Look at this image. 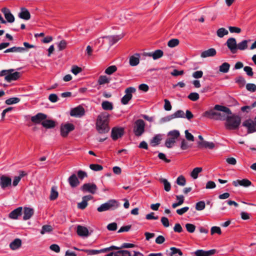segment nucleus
Masks as SVG:
<instances>
[{
	"mask_svg": "<svg viewBox=\"0 0 256 256\" xmlns=\"http://www.w3.org/2000/svg\"><path fill=\"white\" fill-rule=\"evenodd\" d=\"M91 170L94 171H100L102 170L103 168L101 165L98 164H91L90 166Z\"/></svg>",
	"mask_w": 256,
	"mask_h": 256,
	"instance_id": "obj_57",
	"label": "nucleus"
},
{
	"mask_svg": "<svg viewBox=\"0 0 256 256\" xmlns=\"http://www.w3.org/2000/svg\"><path fill=\"white\" fill-rule=\"evenodd\" d=\"M162 140V136L160 134H157L151 140L152 144H155L154 146L158 145L160 144V141Z\"/></svg>",
	"mask_w": 256,
	"mask_h": 256,
	"instance_id": "obj_51",
	"label": "nucleus"
},
{
	"mask_svg": "<svg viewBox=\"0 0 256 256\" xmlns=\"http://www.w3.org/2000/svg\"><path fill=\"white\" fill-rule=\"evenodd\" d=\"M8 72L6 76H5L4 79L8 82H10L12 80H17L20 76V74L19 72Z\"/></svg>",
	"mask_w": 256,
	"mask_h": 256,
	"instance_id": "obj_17",
	"label": "nucleus"
},
{
	"mask_svg": "<svg viewBox=\"0 0 256 256\" xmlns=\"http://www.w3.org/2000/svg\"><path fill=\"white\" fill-rule=\"evenodd\" d=\"M230 68V64L225 62L219 66V70L221 72L226 73L228 72Z\"/></svg>",
	"mask_w": 256,
	"mask_h": 256,
	"instance_id": "obj_37",
	"label": "nucleus"
},
{
	"mask_svg": "<svg viewBox=\"0 0 256 256\" xmlns=\"http://www.w3.org/2000/svg\"><path fill=\"white\" fill-rule=\"evenodd\" d=\"M116 70L117 68L116 66H111L106 69L104 72L107 74L110 75L116 72Z\"/></svg>",
	"mask_w": 256,
	"mask_h": 256,
	"instance_id": "obj_47",
	"label": "nucleus"
},
{
	"mask_svg": "<svg viewBox=\"0 0 256 256\" xmlns=\"http://www.w3.org/2000/svg\"><path fill=\"white\" fill-rule=\"evenodd\" d=\"M124 134L123 129L122 128H113L112 130L111 136L114 140H116L121 137Z\"/></svg>",
	"mask_w": 256,
	"mask_h": 256,
	"instance_id": "obj_19",
	"label": "nucleus"
},
{
	"mask_svg": "<svg viewBox=\"0 0 256 256\" xmlns=\"http://www.w3.org/2000/svg\"><path fill=\"white\" fill-rule=\"evenodd\" d=\"M74 129V126L70 123L62 124L60 127V134L62 137H66L68 133Z\"/></svg>",
	"mask_w": 256,
	"mask_h": 256,
	"instance_id": "obj_11",
	"label": "nucleus"
},
{
	"mask_svg": "<svg viewBox=\"0 0 256 256\" xmlns=\"http://www.w3.org/2000/svg\"><path fill=\"white\" fill-rule=\"evenodd\" d=\"M12 186V179L10 178L2 175L0 176V186L3 190L9 188Z\"/></svg>",
	"mask_w": 256,
	"mask_h": 256,
	"instance_id": "obj_10",
	"label": "nucleus"
},
{
	"mask_svg": "<svg viewBox=\"0 0 256 256\" xmlns=\"http://www.w3.org/2000/svg\"><path fill=\"white\" fill-rule=\"evenodd\" d=\"M180 42V40L177 38H172L168 42V46L170 48H174L177 46Z\"/></svg>",
	"mask_w": 256,
	"mask_h": 256,
	"instance_id": "obj_46",
	"label": "nucleus"
},
{
	"mask_svg": "<svg viewBox=\"0 0 256 256\" xmlns=\"http://www.w3.org/2000/svg\"><path fill=\"white\" fill-rule=\"evenodd\" d=\"M85 110L82 106H79L71 110L70 115L72 116L80 118L84 115Z\"/></svg>",
	"mask_w": 256,
	"mask_h": 256,
	"instance_id": "obj_13",
	"label": "nucleus"
},
{
	"mask_svg": "<svg viewBox=\"0 0 256 256\" xmlns=\"http://www.w3.org/2000/svg\"><path fill=\"white\" fill-rule=\"evenodd\" d=\"M118 206V202L114 200H110L102 204L98 208V212H103L106 210H112L117 208Z\"/></svg>",
	"mask_w": 256,
	"mask_h": 256,
	"instance_id": "obj_6",
	"label": "nucleus"
},
{
	"mask_svg": "<svg viewBox=\"0 0 256 256\" xmlns=\"http://www.w3.org/2000/svg\"><path fill=\"white\" fill-rule=\"evenodd\" d=\"M76 232L79 236L82 237H87L89 234L88 229L86 227L80 225L77 226Z\"/></svg>",
	"mask_w": 256,
	"mask_h": 256,
	"instance_id": "obj_23",
	"label": "nucleus"
},
{
	"mask_svg": "<svg viewBox=\"0 0 256 256\" xmlns=\"http://www.w3.org/2000/svg\"><path fill=\"white\" fill-rule=\"evenodd\" d=\"M214 110H214V108L207 110L203 114L202 116L210 119H214L216 120V112Z\"/></svg>",
	"mask_w": 256,
	"mask_h": 256,
	"instance_id": "obj_32",
	"label": "nucleus"
},
{
	"mask_svg": "<svg viewBox=\"0 0 256 256\" xmlns=\"http://www.w3.org/2000/svg\"><path fill=\"white\" fill-rule=\"evenodd\" d=\"M70 185L72 188L76 187L80 184V182L76 174H74L68 178Z\"/></svg>",
	"mask_w": 256,
	"mask_h": 256,
	"instance_id": "obj_27",
	"label": "nucleus"
},
{
	"mask_svg": "<svg viewBox=\"0 0 256 256\" xmlns=\"http://www.w3.org/2000/svg\"><path fill=\"white\" fill-rule=\"evenodd\" d=\"M18 17L24 20H28L30 18V14L28 10L25 8H20V12L18 14Z\"/></svg>",
	"mask_w": 256,
	"mask_h": 256,
	"instance_id": "obj_24",
	"label": "nucleus"
},
{
	"mask_svg": "<svg viewBox=\"0 0 256 256\" xmlns=\"http://www.w3.org/2000/svg\"><path fill=\"white\" fill-rule=\"evenodd\" d=\"M216 54V50L214 48H210L202 52L200 54V56L202 58H206L208 57L214 56Z\"/></svg>",
	"mask_w": 256,
	"mask_h": 256,
	"instance_id": "obj_25",
	"label": "nucleus"
},
{
	"mask_svg": "<svg viewBox=\"0 0 256 256\" xmlns=\"http://www.w3.org/2000/svg\"><path fill=\"white\" fill-rule=\"evenodd\" d=\"M42 126L46 128H51L55 126V122L52 120H44L42 122Z\"/></svg>",
	"mask_w": 256,
	"mask_h": 256,
	"instance_id": "obj_33",
	"label": "nucleus"
},
{
	"mask_svg": "<svg viewBox=\"0 0 256 256\" xmlns=\"http://www.w3.org/2000/svg\"><path fill=\"white\" fill-rule=\"evenodd\" d=\"M145 122L141 119L136 120L134 126L133 132L136 136H140L144 132Z\"/></svg>",
	"mask_w": 256,
	"mask_h": 256,
	"instance_id": "obj_8",
	"label": "nucleus"
},
{
	"mask_svg": "<svg viewBox=\"0 0 256 256\" xmlns=\"http://www.w3.org/2000/svg\"><path fill=\"white\" fill-rule=\"evenodd\" d=\"M80 190L84 192H88L90 194H94L97 190L98 188L94 184L86 183L82 185L80 188Z\"/></svg>",
	"mask_w": 256,
	"mask_h": 256,
	"instance_id": "obj_12",
	"label": "nucleus"
},
{
	"mask_svg": "<svg viewBox=\"0 0 256 256\" xmlns=\"http://www.w3.org/2000/svg\"><path fill=\"white\" fill-rule=\"evenodd\" d=\"M190 146H191L189 145L188 142L184 139L182 140L180 144V148L182 150H186Z\"/></svg>",
	"mask_w": 256,
	"mask_h": 256,
	"instance_id": "obj_58",
	"label": "nucleus"
},
{
	"mask_svg": "<svg viewBox=\"0 0 256 256\" xmlns=\"http://www.w3.org/2000/svg\"><path fill=\"white\" fill-rule=\"evenodd\" d=\"M210 233L212 235H213L215 233L220 234H222V231L220 227L214 226L211 228Z\"/></svg>",
	"mask_w": 256,
	"mask_h": 256,
	"instance_id": "obj_55",
	"label": "nucleus"
},
{
	"mask_svg": "<svg viewBox=\"0 0 256 256\" xmlns=\"http://www.w3.org/2000/svg\"><path fill=\"white\" fill-rule=\"evenodd\" d=\"M34 214V210L30 208H24V212L23 219L24 220H29Z\"/></svg>",
	"mask_w": 256,
	"mask_h": 256,
	"instance_id": "obj_29",
	"label": "nucleus"
},
{
	"mask_svg": "<svg viewBox=\"0 0 256 256\" xmlns=\"http://www.w3.org/2000/svg\"><path fill=\"white\" fill-rule=\"evenodd\" d=\"M232 184L236 187L240 186L245 188L248 187L252 185V182L246 178H244L242 180H236L232 182Z\"/></svg>",
	"mask_w": 256,
	"mask_h": 256,
	"instance_id": "obj_15",
	"label": "nucleus"
},
{
	"mask_svg": "<svg viewBox=\"0 0 256 256\" xmlns=\"http://www.w3.org/2000/svg\"><path fill=\"white\" fill-rule=\"evenodd\" d=\"M226 44L232 54H236L237 51V44L236 38H230L228 39Z\"/></svg>",
	"mask_w": 256,
	"mask_h": 256,
	"instance_id": "obj_14",
	"label": "nucleus"
},
{
	"mask_svg": "<svg viewBox=\"0 0 256 256\" xmlns=\"http://www.w3.org/2000/svg\"><path fill=\"white\" fill-rule=\"evenodd\" d=\"M188 98L192 101H196L199 98V94L197 92H191L188 96Z\"/></svg>",
	"mask_w": 256,
	"mask_h": 256,
	"instance_id": "obj_53",
	"label": "nucleus"
},
{
	"mask_svg": "<svg viewBox=\"0 0 256 256\" xmlns=\"http://www.w3.org/2000/svg\"><path fill=\"white\" fill-rule=\"evenodd\" d=\"M216 250H210L204 251L202 250H198L194 252L196 256H211L215 254Z\"/></svg>",
	"mask_w": 256,
	"mask_h": 256,
	"instance_id": "obj_22",
	"label": "nucleus"
},
{
	"mask_svg": "<svg viewBox=\"0 0 256 256\" xmlns=\"http://www.w3.org/2000/svg\"><path fill=\"white\" fill-rule=\"evenodd\" d=\"M206 206V204L204 202L200 201L197 202L196 204V209L197 210H203Z\"/></svg>",
	"mask_w": 256,
	"mask_h": 256,
	"instance_id": "obj_52",
	"label": "nucleus"
},
{
	"mask_svg": "<svg viewBox=\"0 0 256 256\" xmlns=\"http://www.w3.org/2000/svg\"><path fill=\"white\" fill-rule=\"evenodd\" d=\"M236 82L237 83L240 87H243L246 84V80L242 76H239L236 78Z\"/></svg>",
	"mask_w": 256,
	"mask_h": 256,
	"instance_id": "obj_50",
	"label": "nucleus"
},
{
	"mask_svg": "<svg viewBox=\"0 0 256 256\" xmlns=\"http://www.w3.org/2000/svg\"><path fill=\"white\" fill-rule=\"evenodd\" d=\"M20 100L18 98L14 97L10 98L7 99L5 101V103L8 105H11L16 104H18L20 102Z\"/></svg>",
	"mask_w": 256,
	"mask_h": 256,
	"instance_id": "obj_39",
	"label": "nucleus"
},
{
	"mask_svg": "<svg viewBox=\"0 0 256 256\" xmlns=\"http://www.w3.org/2000/svg\"><path fill=\"white\" fill-rule=\"evenodd\" d=\"M198 147L199 148H208L209 149H213L215 146V144L212 142L207 141H200L198 142Z\"/></svg>",
	"mask_w": 256,
	"mask_h": 256,
	"instance_id": "obj_26",
	"label": "nucleus"
},
{
	"mask_svg": "<svg viewBox=\"0 0 256 256\" xmlns=\"http://www.w3.org/2000/svg\"><path fill=\"white\" fill-rule=\"evenodd\" d=\"M110 114L104 112L98 116L96 122V128L100 134H106L110 130L108 118Z\"/></svg>",
	"mask_w": 256,
	"mask_h": 256,
	"instance_id": "obj_1",
	"label": "nucleus"
},
{
	"mask_svg": "<svg viewBox=\"0 0 256 256\" xmlns=\"http://www.w3.org/2000/svg\"><path fill=\"white\" fill-rule=\"evenodd\" d=\"M122 36L121 35L103 36V47L108 50L111 46L117 42Z\"/></svg>",
	"mask_w": 256,
	"mask_h": 256,
	"instance_id": "obj_5",
	"label": "nucleus"
},
{
	"mask_svg": "<svg viewBox=\"0 0 256 256\" xmlns=\"http://www.w3.org/2000/svg\"><path fill=\"white\" fill-rule=\"evenodd\" d=\"M176 182L179 186H184L186 184V180L183 176H180L178 177Z\"/></svg>",
	"mask_w": 256,
	"mask_h": 256,
	"instance_id": "obj_48",
	"label": "nucleus"
},
{
	"mask_svg": "<svg viewBox=\"0 0 256 256\" xmlns=\"http://www.w3.org/2000/svg\"><path fill=\"white\" fill-rule=\"evenodd\" d=\"M58 196V192L56 190V188L54 186H53L51 188L50 194V200H54Z\"/></svg>",
	"mask_w": 256,
	"mask_h": 256,
	"instance_id": "obj_42",
	"label": "nucleus"
},
{
	"mask_svg": "<svg viewBox=\"0 0 256 256\" xmlns=\"http://www.w3.org/2000/svg\"><path fill=\"white\" fill-rule=\"evenodd\" d=\"M52 230H53L51 226L44 225L42 226V230L40 231V234H44L46 233H49V232H51Z\"/></svg>",
	"mask_w": 256,
	"mask_h": 256,
	"instance_id": "obj_43",
	"label": "nucleus"
},
{
	"mask_svg": "<svg viewBox=\"0 0 256 256\" xmlns=\"http://www.w3.org/2000/svg\"><path fill=\"white\" fill-rule=\"evenodd\" d=\"M122 248H128V243H124L120 247L116 246H111L110 247L102 248L100 250L86 249L80 250L85 252L88 255H95L100 253L106 252H107L114 250H120Z\"/></svg>",
	"mask_w": 256,
	"mask_h": 256,
	"instance_id": "obj_4",
	"label": "nucleus"
},
{
	"mask_svg": "<svg viewBox=\"0 0 256 256\" xmlns=\"http://www.w3.org/2000/svg\"><path fill=\"white\" fill-rule=\"evenodd\" d=\"M92 196L90 195L85 196L82 197V201L78 203V207L81 210L84 209L88 206V202L92 199Z\"/></svg>",
	"mask_w": 256,
	"mask_h": 256,
	"instance_id": "obj_21",
	"label": "nucleus"
},
{
	"mask_svg": "<svg viewBox=\"0 0 256 256\" xmlns=\"http://www.w3.org/2000/svg\"><path fill=\"white\" fill-rule=\"evenodd\" d=\"M2 12L4 14L8 22L12 23L14 21V17L10 12L9 9L6 8H2Z\"/></svg>",
	"mask_w": 256,
	"mask_h": 256,
	"instance_id": "obj_18",
	"label": "nucleus"
},
{
	"mask_svg": "<svg viewBox=\"0 0 256 256\" xmlns=\"http://www.w3.org/2000/svg\"><path fill=\"white\" fill-rule=\"evenodd\" d=\"M125 93L126 94L121 100V102L123 104H128V88H126Z\"/></svg>",
	"mask_w": 256,
	"mask_h": 256,
	"instance_id": "obj_60",
	"label": "nucleus"
},
{
	"mask_svg": "<svg viewBox=\"0 0 256 256\" xmlns=\"http://www.w3.org/2000/svg\"><path fill=\"white\" fill-rule=\"evenodd\" d=\"M202 168L197 167L194 168L191 172L190 176L196 179L198 177V174L202 171Z\"/></svg>",
	"mask_w": 256,
	"mask_h": 256,
	"instance_id": "obj_40",
	"label": "nucleus"
},
{
	"mask_svg": "<svg viewBox=\"0 0 256 256\" xmlns=\"http://www.w3.org/2000/svg\"><path fill=\"white\" fill-rule=\"evenodd\" d=\"M174 118H185V114L182 110H178L172 114Z\"/></svg>",
	"mask_w": 256,
	"mask_h": 256,
	"instance_id": "obj_45",
	"label": "nucleus"
},
{
	"mask_svg": "<svg viewBox=\"0 0 256 256\" xmlns=\"http://www.w3.org/2000/svg\"><path fill=\"white\" fill-rule=\"evenodd\" d=\"M170 250H171V252L170 254V255H175L177 254L180 256H182L183 255L182 252L179 248L175 247H171L170 248Z\"/></svg>",
	"mask_w": 256,
	"mask_h": 256,
	"instance_id": "obj_49",
	"label": "nucleus"
},
{
	"mask_svg": "<svg viewBox=\"0 0 256 256\" xmlns=\"http://www.w3.org/2000/svg\"><path fill=\"white\" fill-rule=\"evenodd\" d=\"M241 120L240 116L232 112V114L228 115L224 123V126L229 130H238L241 124Z\"/></svg>",
	"mask_w": 256,
	"mask_h": 256,
	"instance_id": "obj_2",
	"label": "nucleus"
},
{
	"mask_svg": "<svg viewBox=\"0 0 256 256\" xmlns=\"http://www.w3.org/2000/svg\"><path fill=\"white\" fill-rule=\"evenodd\" d=\"M22 245V240L20 238H16L10 244V247L12 250L19 248Z\"/></svg>",
	"mask_w": 256,
	"mask_h": 256,
	"instance_id": "obj_30",
	"label": "nucleus"
},
{
	"mask_svg": "<svg viewBox=\"0 0 256 256\" xmlns=\"http://www.w3.org/2000/svg\"><path fill=\"white\" fill-rule=\"evenodd\" d=\"M180 133L178 130H172L169 132L168 134V138L165 142V146L168 148L172 147L174 144L176 142V140L180 136Z\"/></svg>",
	"mask_w": 256,
	"mask_h": 256,
	"instance_id": "obj_7",
	"label": "nucleus"
},
{
	"mask_svg": "<svg viewBox=\"0 0 256 256\" xmlns=\"http://www.w3.org/2000/svg\"><path fill=\"white\" fill-rule=\"evenodd\" d=\"M248 40H244L237 44V50H244L248 48Z\"/></svg>",
	"mask_w": 256,
	"mask_h": 256,
	"instance_id": "obj_44",
	"label": "nucleus"
},
{
	"mask_svg": "<svg viewBox=\"0 0 256 256\" xmlns=\"http://www.w3.org/2000/svg\"><path fill=\"white\" fill-rule=\"evenodd\" d=\"M185 136L186 139L190 142H194V136L188 132V130H186L184 132Z\"/></svg>",
	"mask_w": 256,
	"mask_h": 256,
	"instance_id": "obj_59",
	"label": "nucleus"
},
{
	"mask_svg": "<svg viewBox=\"0 0 256 256\" xmlns=\"http://www.w3.org/2000/svg\"><path fill=\"white\" fill-rule=\"evenodd\" d=\"M102 107L105 110H111L114 108L112 103L106 100L102 103Z\"/></svg>",
	"mask_w": 256,
	"mask_h": 256,
	"instance_id": "obj_36",
	"label": "nucleus"
},
{
	"mask_svg": "<svg viewBox=\"0 0 256 256\" xmlns=\"http://www.w3.org/2000/svg\"><path fill=\"white\" fill-rule=\"evenodd\" d=\"M159 181L160 183L162 184L164 186V190L168 192L171 189V184L170 183L166 178H160L159 180Z\"/></svg>",
	"mask_w": 256,
	"mask_h": 256,
	"instance_id": "obj_34",
	"label": "nucleus"
},
{
	"mask_svg": "<svg viewBox=\"0 0 256 256\" xmlns=\"http://www.w3.org/2000/svg\"><path fill=\"white\" fill-rule=\"evenodd\" d=\"M214 110L219 112H216V120H226L228 115L232 114L231 110L223 106L216 104L214 106Z\"/></svg>",
	"mask_w": 256,
	"mask_h": 256,
	"instance_id": "obj_3",
	"label": "nucleus"
},
{
	"mask_svg": "<svg viewBox=\"0 0 256 256\" xmlns=\"http://www.w3.org/2000/svg\"><path fill=\"white\" fill-rule=\"evenodd\" d=\"M186 228L188 232L192 233L196 230V226L192 224H186Z\"/></svg>",
	"mask_w": 256,
	"mask_h": 256,
	"instance_id": "obj_54",
	"label": "nucleus"
},
{
	"mask_svg": "<svg viewBox=\"0 0 256 256\" xmlns=\"http://www.w3.org/2000/svg\"><path fill=\"white\" fill-rule=\"evenodd\" d=\"M140 55L138 53H136L129 57V64L132 66H138L140 61Z\"/></svg>",
	"mask_w": 256,
	"mask_h": 256,
	"instance_id": "obj_16",
	"label": "nucleus"
},
{
	"mask_svg": "<svg viewBox=\"0 0 256 256\" xmlns=\"http://www.w3.org/2000/svg\"><path fill=\"white\" fill-rule=\"evenodd\" d=\"M22 207H19L14 210L10 213L9 218L12 219H17L18 216L22 214Z\"/></svg>",
	"mask_w": 256,
	"mask_h": 256,
	"instance_id": "obj_28",
	"label": "nucleus"
},
{
	"mask_svg": "<svg viewBox=\"0 0 256 256\" xmlns=\"http://www.w3.org/2000/svg\"><path fill=\"white\" fill-rule=\"evenodd\" d=\"M82 71V68L77 66H73L72 68L71 72L74 75L78 74Z\"/></svg>",
	"mask_w": 256,
	"mask_h": 256,
	"instance_id": "obj_56",
	"label": "nucleus"
},
{
	"mask_svg": "<svg viewBox=\"0 0 256 256\" xmlns=\"http://www.w3.org/2000/svg\"><path fill=\"white\" fill-rule=\"evenodd\" d=\"M47 116L42 113H38L31 118V120L34 124H40L46 119Z\"/></svg>",
	"mask_w": 256,
	"mask_h": 256,
	"instance_id": "obj_20",
	"label": "nucleus"
},
{
	"mask_svg": "<svg viewBox=\"0 0 256 256\" xmlns=\"http://www.w3.org/2000/svg\"><path fill=\"white\" fill-rule=\"evenodd\" d=\"M114 256H128V251L126 250H120L114 253Z\"/></svg>",
	"mask_w": 256,
	"mask_h": 256,
	"instance_id": "obj_61",
	"label": "nucleus"
},
{
	"mask_svg": "<svg viewBox=\"0 0 256 256\" xmlns=\"http://www.w3.org/2000/svg\"><path fill=\"white\" fill-rule=\"evenodd\" d=\"M228 34V32L225 28H218L216 31V34L220 38H223L224 36Z\"/></svg>",
	"mask_w": 256,
	"mask_h": 256,
	"instance_id": "obj_38",
	"label": "nucleus"
},
{
	"mask_svg": "<svg viewBox=\"0 0 256 256\" xmlns=\"http://www.w3.org/2000/svg\"><path fill=\"white\" fill-rule=\"evenodd\" d=\"M110 82V78H108L106 76H100L99 77L98 80V83L100 85L104 84H106L109 83Z\"/></svg>",
	"mask_w": 256,
	"mask_h": 256,
	"instance_id": "obj_41",
	"label": "nucleus"
},
{
	"mask_svg": "<svg viewBox=\"0 0 256 256\" xmlns=\"http://www.w3.org/2000/svg\"><path fill=\"white\" fill-rule=\"evenodd\" d=\"M164 54L163 52L160 50H157L153 52L148 54V56L152 57L154 60H157L162 56Z\"/></svg>",
	"mask_w": 256,
	"mask_h": 256,
	"instance_id": "obj_31",
	"label": "nucleus"
},
{
	"mask_svg": "<svg viewBox=\"0 0 256 256\" xmlns=\"http://www.w3.org/2000/svg\"><path fill=\"white\" fill-rule=\"evenodd\" d=\"M246 88L248 91L254 92L256 91V85L254 84H248L246 85Z\"/></svg>",
	"mask_w": 256,
	"mask_h": 256,
	"instance_id": "obj_62",
	"label": "nucleus"
},
{
	"mask_svg": "<svg viewBox=\"0 0 256 256\" xmlns=\"http://www.w3.org/2000/svg\"><path fill=\"white\" fill-rule=\"evenodd\" d=\"M67 43L66 40H62L58 44V47L59 50H64L66 46Z\"/></svg>",
	"mask_w": 256,
	"mask_h": 256,
	"instance_id": "obj_63",
	"label": "nucleus"
},
{
	"mask_svg": "<svg viewBox=\"0 0 256 256\" xmlns=\"http://www.w3.org/2000/svg\"><path fill=\"white\" fill-rule=\"evenodd\" d=\"M26 50V48L22 47H16V46H14L12 48L6 49V50H4V53L7 52H22Z\"/></svg>",
	"mask_w": 256,
	"mask_h": 256,
	"instance_id": "obj_35",
	"label": "nucleus"
},
{
	"mask_svg": "<svg viewBox=\"0 0 256 256\" xmlns=\"http://www.w3.org/2000/svg\"><path fill=\"white\" fill-rule=\"evenodd\" d=\"M244 70L248 76H253L254 72L251 67L246 66L244 67Z\"/></svg>",
	"mask_w": 256,
	"mask_h": 256,
	"instance_id": "obj_64",
	"label": "nucleus"
},
{
	"mask_svg": "<svg viewBox=\"0 0 256 256\" xmlns=\"http://www.w3.org/2000/svg\"><path fill=\"white\" fill-rule=\"evenodd\" d=\"M242 126L248 130V134H252L256 132V122L254 120L248 119L242 122Z\"/></svg>",
	"mask_w": 256,
	"mask_h": 256,
	"instance_id": "obj_9",
	"label": "nucleus"
}]
</instances>
